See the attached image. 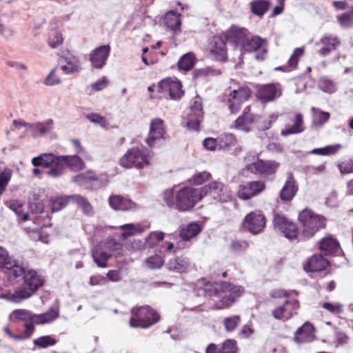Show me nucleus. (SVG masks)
Returning <instances> with one entry per match:
<instances>
[{
  "label": "nucleus",
  "mask_w": 353,
  "mask_h": 353,
  "mask_svg": "<svg viewBox=\"0 0 353 353\" xmlns=\"http://www.w3.org/2000/svg\"><path fill=\"white\" fill-rule=\"evenodd\" d=\"M225 39L236 44L243 52H254L258 61L263 60L268 53V42L258 36H251L250 32L236 26H231L224 33Z\"/></svg>",
  "instance_id": "obj_1"
},
{
  "label": "nucleus",
  "mask_w": 353,
  "mask_h": 353,
  "mask_svg": "<svg viewBox=\"0 0 353 353\" xmlns=\"http://www.w3.org/2000/svg\"><path fill=\"white\" fill-rule=\"evenodd\" d=\"M163 200L170 206H175L180 211H188L203 198L201 188L183 187L176 190L173 188L163 192Z\"/></svg>",
  "instance_id": "obj_2"
},
{
  "label": "nucleus",
  "mask_w": 353,
  "mask_h": 353,
  "mask_svg": "<svg viewBox=\"0 0 353 353\" xmlns=\"http://www.w3.org/2000/svg\"><path fill=\"white\" fill-rule=\"evenodd\" d=\"M278 117L277 113H272L268 117L254 114L250 112V108L248 107L243 114L234 121L231 128L245 132L255 130H266L276 121Z\"/></svg>",
  "instance_id": "obj_3"
},
{
  "label": "nucleus",
  "mask_w": 353,
  "mask_h": 353,
  "mask_svg": "<svg viewBox=\"0 0 353 353\" xmlns=\"http://www.w3.org/2000/svg\"><path fill=\"white\" fill-rule=\"evenodd\" d=\"M44 283L42 276L33 269H26L23 276L22 285L14 292L9 294L8 299L20 303L30 298Z\"/></svg>",
  "instance_id": "obj_4"
},
{
  "label": "nucleus",
  "mask_w": 353,
  "mask_h": 353,
  "mask_svg": "<svg viewBox=\"0 0 353 353\" xmlns=\"http://www.w3.org/2000/svg\"><path fill=\"white\" fill-rule=\"evenodd\" d=\"M152 152L145 148L137 147L129 149L120 159L119 164L125 168L143 169L151 164Z\"/></svg>",
  "instance_id": "obj_5"
},
{
  "label": "nucleus",
  "mask_w": 353,
  "mask_h": 353,
  "mask_svg": "<svg viewBox=\"0 0 353 353\" xmlns=\"http://www.w3.org/2000/svg\"><path fill=\"white\" fill-rule=\"evenodd\" d=\"M32 164L35 166H43L48 168V174L52 178L61 176L65 167L63 155L53 153H44L32 159Z\"/></svg>",
  "instance_id": "obj_6"
},
{
  "label": "nucleus",
  "mask_w": 353,
  "mask_h": 353,
  "mask_svg": "<svg viewBox=\"0 0 353 353\" xmlns=\"http://www.w3.org/2000/svg\"><path fill=\"white\" fill-rule=\"evenodd\" d=\"M299 221L302 228L301 234L305 239L312 237L325 226V219L323 216L307 209L299 213Z\"/></svg>",
  "instance_id": "obj_7"
},
{
  "label": "nucleus",
  "mask_w": 353,
  "mask_h": 353,
  "mask_svg": "<svg viewBox=\"0 0 353 353\" xmlns=\"http://www.w3.org/2000/svg\"><path fill=\"white\" fill-rule=\"evenodd\" d=\"M129 324L131 327L146 328L159 321L157 312L148 306L134 307L131 310Z\"/></svg>",
  "instance_id": "obj_8"
},
{
  "label": "nucleus",
  "mask_w": 353,
  "mask_h": 353,
  "mask_svg": "<svg viewBox=\"0 0 353 353\" xmlns=\"http://www.w3.org/2000/svg\"><path fill=\"white\" fill-rule=\"evenodd\" d=\"M202 196H210L219 202H228L232 199L230 189L219 181H214L201 188Z\"/></svg>",
  "instance_id": "obj_9"
},
{
  "label": "nucleus",
  "mask_w": 353,
  "mask_h": 353,
  "mask_svg": "<svg viewBox=\"0 0 353 353\" xmlns=\"http://www.w3.org/2000/svg\"><path fill=\"white\" fill-rule=\"evenodd\" d=\"M245 168L254 174L269 175L276 172L278 163L272 161H263L255 156H247L245 157Z\"/></svg>",
  "instance_id": "obj_10"
},
{
  "label": "nucleus",
  "mask_w": 353,
  "mask_h": 353,
  "mask_svg": "<svg viewBox=\"0 0 353 353\" xmlns=\"http://www.w3.org/2000/svg\"><path fill=\"white\" fill-rule=\"evenodd\" d=\"M203 117V111L201 99L196 97L190 102V112L187 117V129L191 131H199Z\"/></svg>",
  "instance_id": "obj_11"
},
{
  "label": "nucleus",
  "mask_w": 353,
  "mask_h": 353,
  "mask_svg": "<svg viewBox=\"0 0 353 353\" xmlns=\"http://www.w3.org/2000/svg\"><path fill=\"white\" fill-rule=\"evenodd\" d=\"M165 136L166 130L164 121L160 118L151 119L145 143L150 147H154L157 143L165 140Z\"/></svg>",
  "instance_id": "obj_12"
},
{
  "label": "nucleus",
  "mask_w": 353,
  "mask_h": 353,
  "mask_svg": "<svg viewBox=\"0 0 353 353\" xmlns=\"http://www.w3.org/2000/svg\"><path fill=\"white\" fill-rule=\"evenodd\" d=\"M265 223V217L262 212L255 210L248 213L244 217L242 225L243 228L250 233L257 234L263 231Z\"/></svg>",
  "instance_id": "obj_13"
},
{
  "label": "nucleus",
  "mask_w": 353,
  "mask_h": 353,
  "mask_svg": "<svg viewBox=\"0 0 353 353\" xmlns=\"http://www.w3.org/2000/svg\"><path fill=\"white\" fill-rule=\"evenodd\" d=\"M120 245L113 241L101 243L94 247L92 250V257L99 267L107 266V261L111 256L112 251L118 249Z\"/></svg>",
  "instance_id": "obj_14"
},
{
  "label": "nucleus",
  "mask_w": 353,
  "mask_h": 353,
  "mask_svg": "<svg viewBox=\"0 0 353 353\" xmlns=\"http://www.w3.org/2000/svg\"><path fill=\"white\" fill-rule=\"evenodd\" d=\"M299 307V302L296 299H285L283 304L275 307L272 314L276 319L288 320L296 314Z\"/></svg>",
  "instance_id": "obj_15"
},
{
  "label": "nucleus",
  "mask_w": 353,
  "mask_h": 353,
  "mask_svg": "<svg viewBox=\"0 0 353 353\" xmlns=\"http://www.w3.org/2000/svg\"><path fill=\"white\" fill-rule=\"evenodd\" d=\"M72 181L80 186L87 188L97 189L107 183V179L96 174L92 171H88L76 175L72 178Z\"/></svg>",
  "instance_id": "obj_16"
},
{
  "label": "nucleus",
  "mask_w": 353,
  "mask_h": 353,
  "mask_svg": "<svg viewBox=\"0 0 353 353\" xmlns=\"http://www.w3.org/2000/svg\"><path fill=\"white\" fill-rule=\"evenodd\" d=\"M273 223L274 229L283 234L287 239L292 240L297 237L298 230L296 225L283 215L276 214Z\"/></svg>",
  "instance_id": "obj_17"
},
{
  "label": "nucleus",
  "mask_w": 353,
  "mask_h": 353,
  "mask_svg": "<svg viewBox=\"0 0 353 353\" xmlns=\"http://www.w3.org/2000/svg\"><path fill=\"white\" fill-rule=\"evenodd\" d=\"M265 189V184L264 182L260 181H250L239 185L236 195L240 199L248 200L258 195Z\"/></svg>",
  "instance_id": "obj_18"
},
{
  "label": "nucleus",
  "mask_w": 353,
  "mask_h": 353,
  "mask_svg": "<svg viewBox=\"0 0 353 353\" xmlns=\"http://www.w3.org/2000/svg\"><path fill=\"white\" fill-rule=\"evenodd\" d=\"M250 93L249 89L244 87L233 90L230 93L228 101L232 113H236L240 110L241 104L249 98Z\"/></svg>",
  "instance_id": "obj_19"
},
{
  "label": "nucleus",
  "mask_w": 353,
  "mask_h": 353,
  "mask_svg": "<svg viewBox=\"0 0 353 353\" xmlns=\"http://www.w3.org/2000/svg\"><path fill=\"white\" fill-rule=\"evenodd\" d=\"M160 92L168 94L173 99H179L183 95L181 84L176 79L168 78L159 82Z\"/></svg>",
  "instance_id": "obj_20"
},
{
  "label": "nucleus",
  "mask_w": 353,
  "mask_h": 353,
  "mask_svg": "<svg viewBox=\"0 0 353 353\" xmlns=\"http://www.w3.org/2000/svg\"><path fill=\"white\" fill-rule=\"evenodd\" d=\"M207 50L210 57L217 61H225L227 59V51L225 43L219 37H214L209 42Z\"/></svg>",
  "instance_id": "obj_21"
},
{
  "label": "nucleus",
  "mask_w": 353,
  "mask_h": 353,
  "mask_svg": "<svg viewBox=\"0 0 353 353\" xmlns=\"http://www.w3.org/2000/svg\"><path fill=\"white\" fill-rule=\"evenodd\" d=\"M221 290L223 294H220V296L223 303L222 307L229 306L243 292V289L241 286L232 285L226 283L221 285Z\"/></svg>",
  "instance_id": "obj_22"
},
{
  "label": "nucleus",
  "mask_w": 353,
  "mask_h": 353,
  "mask_svg": "<svg viewBox=\"0 0 353 353\" xmlns=\"http://www.w3.org/2000/svg\"><path fill=\"white\" fill-rule=\"evenodd\" d=\"M257 97L263 102H269L281 95V89L278 84H267L260 87L257 92Z\"/></svg>",
  "instance_id": "obj_23"
},
{
  "label": "nucleus",
  "mask_w": 353,
  "mask_h": 353,
  "mask_svg": "<svg viewBox=\"0 0 353 353\" xmlns=\"http://www.w3.org/2000/svg\"><path fill=\"white\" fill-rule=\"evenodd\" d=\"M59 64L61 71L65 74L78 72L81 69L79 59L70 54L61 57Z\"/></svg>",
  "instance_id": "obj_24"
},
{
  "label": "nucleus",
  "mask_w": 353,
  "mask_h": 353,
  "mask_svg": "<svg viewBox=\"0 0 353 353\" xmlns=\"http://www.w3.org/2000/svg\"><path fill=\"white\" fill-rule=\"evenodd\" d=\"M108 203L114 210L128 211L137 209V205L135 203L120 195H111L109 197Z\"/></svg>",
  "instance_id": "obj_25"
},
{
  "label": "nucleus",
  "mask_w": 353,
  "mask_h": 353,
  "mask_svg": "<svg viewBox=\"0 0 353 353\" xmlns=\"http://www.w3.org/2000/svg\"><path fill=\"white\" fill-rule=\"evenodd\" d=\"M110 51L109 46H102L92 51L90 57L92 65L95 68H101L106 63Z\"/></svg>",
  "instance_id": "obj_26"
},
{
  "label": "nucleus",
  "mask_w": 353,
  "mask_h": 353,
  "mask_svg": "<svg viewBox=\"0 0 353 353\" xmlns=\"http://www.w3.org/2000/svg\"><path fill=\"white\" fill-rule=\"evenodd\" d=\"M149 228L150 225H143L141 223H127L120 225L118 229L120 231V238L122 240H125L137 234H142Z\"/></svg>",
  "instance_id": "obj_27"
},
{
  "label": "nucleus",
  "mask_w": 353,
  "mask_h": 353,
  "mask_svg": "<svg viewBox=\"0 0 353 353\" xmlns=\"http://www.w3.org/2000/svg\"><path fill=\"white\" fill-rule=\"evenodd\" d=\"M319 44L322 46V48L318 52L319 54L321 56H326L339 46L340 41L334 36H324L317 43V45Z\"/></svg>",
  "instance_id": "obj_28"
},
{
  "label": "nucleus",
  "mask_w": 353,
  "mask_h": 353,
  "mask_svg": "<svg viewBox=\"0 0 353 353\" xmlns=\"http://www.w3.org/2000/svg\"><path fill=\"white\" fill-rule=\"evenodd\" d=\"M294 339L299 343L311 342L314 339V327L307 322L299 328L295 334Z\"/></svg>",
  "instance_id": "obj_29"
},
{
  "label": "nucleus",
  "mask_w": 353,
  "mask_h": 353,
  "mask_svg": "<svg viewBox=\"0 0 353 353\" xmlns=\"http://www.w3.org/2000/svg\"><path fill=\"white\" fill-rule=\"evenodd\" d=\"M298 187L292 174H289L285 183L280 192L283 201H290L295 196Z\"/></svg>",
  "instance_id": "obj_30"
},
{
  "label": "nucleus",
  "mask_w": 353,
  "mask_h": 353,
  "mask_svg": "<svg viewBox=\"0 0 353 353\" xmlns=\"http://www.w3.org/2000/svg\"><path fill=\"white\" fill-rule=\"evenodd\" d=\"M327 260L321 255H314L304 265V269L307 272L321 271L327 267Z\"/></svg>",
  "instance_id": "obj_31"
},
{
  "label": "nucleus",
  "mask_w": 353,
  "mask_h": 353,
  "mask_svg": "<svg viewBox=\"0 0 353 353\" xmlns=\"http://www.w3.org/2000/svg\"><path fill=\"white\" fill-rule=\"evenodd\" d=\"M202 227L197 222H192L181 226L180 229V237L183 240H190L197 236L201 231Z\"/></svg>",
  "instance_id": "obj_32"
},
{
  "label": "nucleus",
  "mask_w": 353,
  "mask_h": 353,
  "mask_svg": "<svg viewBox=\"0 0 353 353\" xmlns=\"http://www.w3.org/2000/svg\"><path fill=\"white\" fill-rule=\"evenodd\" d=\"M32 135L33 137H37L43 136L52 131L54 128V121L52 119H48L43 121L37 122L34 124H32Z\"/></svg>",
  "instance_id": "obj_33"
},
{
  "label": "nucleus",
  "mask_w": 353,
  "mask_h": 353,
  "mask_svg": "<svg viewBox=\"0 0 353 353\" xmlns=\"http://www.w3.org/2000/svg\"><path fill=\"white\" fill-rule=\"evenodd\" d=\"M164 24L172 31H180L181 14L172 10L168 12L164 17Z\"/></svg>",
  "instance_id": "obj_34"
},
{
  "label": "nucleus",
  "mask_w": 353,
  "mask_h": 353,
  "mask_svg": "<svg viewBox=\"0 0 353 353\" xmlns=\"http://www.w3.org/2000/svg\"><path fill=\"white\" fill-rule=\"evenodd\" d=\"M59 312L58 309H50L43 314H34L33 323H50L57 319L59 317Z\"/></svg>",
  "instance_id": "obj_35"
},
{
  "label": "nucleus",
  "mask_w": 353,
  "mask_h": 353,
  "mask_svg": "<svg viewBox=\"0 0 353 353\" xmlns=\"http://www.w3.org/2000/svg\"><path fill=\"white\" fill-rule=\"evenodd\" d=\"M190 268V261L184 258H177L168 263V269L178 273L187 272Z\"/></svg>",
  "instance_id": "obj_36"
},
{
  "label": "nucleus",
  "mask_w": 353,
  "mask_h": 353,
  "mask_svg": "<svg viewBox=\"0 0 353 353\" xmlns=\"http://www.w3.org/2000/svg\"><path fill=\"white\" fill-rule=\"evenodd\" d=\"M270 0H253L250 2V10L252 13L258 17H263L268 10Z\"/></svg>",
  "instance_id": "obj_37"
},
{
  "label": "nucleus",
  "mask_w": 353,
  "mask_h": 353,
  "mask_svg": "<svg viewBox=\"0 0 353 353\" xmlns=\"http://www.w3.org/2000/svg\"><path fill=\"white\" fill-rule=\"evenodd\" d=\"M6 205L12 210L21 221H27L29 216L24 212V204L18 200H10L6 203Z\"/></svg>",
  "instance_id": "obj_38"
},
{
  "label": "nucleus",
  "mask_w": 353,
  "mask_h": 353,
  "mask_svg": "<svg viewBox=\"0 0 353 353\" xmlns=\"http://www.w3.org/2000/svg\"><path fill=\"white\" fill-rule=\"evenodd\" d=\"M3 330L4 333L11 339L14 341H21L30 337L34 330V326L31 323H27L26 325L25 332L23 334H12L8 326L4 327Z\"/></svg>",
  "instance_id": "obj_39"
},
{
  "label": "nucleus",
  "mask_w": 353,
  "mask_h": 353,
  "mask_svg": "<svg viewBox=\"0 0 353 353\" xmlns=\"http://www.w3.org/2000/svg\"><path fill=\"white\" fill-rule=\"evenodd\" d=\"M65 167L72 171H79L84 168L85 163L77 155H63Z\"/></svg>",
  "instance_id": "obj_40"
},
{
  "label": "nucleus",
  "mask_w": 353,
  "mask_h": 353,
  "mask_svg": "<svg viewBox=\"0 0 353 353\" xmlns=\"http://www.w3.org/2000/svg\"><path fill=\"white\" fill-rule=\"evenodd\" d=\"M196 56L192 52H188L182 56L179 62L178 67L180 70L185 72L190 70L195 63Z\"/></svg>",
  "instance_id": "obj_41"
},
{
  "label": "nucleus",
  "mask_w": 353,
  "mask_h": 353,
  "mask_svg": "<svg viewBox=\"0 0 353 353\" xmlns=\"http://www.w3.org/2000/svg\"><path fill=\"white\" fill-rule=\"evenodd\" d=\"M319 248L325 253H332L336 252L339 248V244L332 237L327 236L320 241Z\"/></svg>",
  "instance_id": "obj_42"
},
{
  "label": "nucleus",
  "mask_w": 353,
  "mask_h": 353,
  "mask_svg": "<svg viewBox=\"0 0 353 353\" xmlns=\"http://www.w3.org/2000/svg\"><path fill=\"white\" fill-rule=\"evenodd\" d=\"M33 316L34 314L26 310H15L10 313L9 315V319L11 322H14L17 320L28 321L30 320L33 325Z\"/></svg>",
  "instance_id": "obj_43"
},
{
  "label": "nucleus",
  "mask_w": 353,
  "mask_h": 353,
  "mask_svg": "<svg viewBox=\"0 0 353 353\" xmlns=\"http://www.w3.org/2000/svg\"><path fill=\"white\" fill-rule=\"evenodd\" d=\"M72 196L73 195L52 197L50 199V206L52 211L57 212L61 210L69 201H72L71 199Z\"/></svg>",
  "instance_id": "obj_44"
},
{
  "label": "nucleus",
  "mask_w": 353,
  "mask_h": 353,
  "mask_svg": "<svg viewBox=\"0 0 353 353\" xmlns=\"http://www.w3.org/2000/svg\"><path fill=\"white\" fill-rule=\"evenodd\" d=\"M165 234L161 231H154L150 232L145 239V246L146 248H154L160 241H163Z\"/></svg>",
  "instance_id": "obj_45"
},
{
  "label": "nucleus",
  "mask_w": 353,
  "mask_h": 353,
  "mask_svg": "<svg viewBox=\"0 0 353 353\" xmlns=\"http://www.w3.org/2000/svg\"><path fill=\"white\" fill-rule=\"evenodd\" d=\"M211 177L210 173L206 171L194 173L189 179L188 183L192 185H200L208 181Z\"/></svg>",
  "instance_id": "obj_46"
},
{
  "label": "nucleus",
  "mask_w": 353,
  "mask_h": 353,
  "mask_svg": "<svg viewBox=\"0 0 353 353\" xmlns=\"http://www.w3.org/2000/svg\"><path fill=\"white\" fill-rule=\"evenodd\" d=\"M303 130V118L301 114H296L295 123L291 128L283 130L281 131V134L283 136H287L292 134H296L302 132Z\"/></svg>",
  "instance_id": "obj_47"
},
{
  "label": "nucleus",
  "mask_w": 353,
  "mask_h": 353,
  "mask_svg": "<svg viewBox=\"0 0 353 353\" xmlns=\"http://www.w3.org/2000/svg\"><path fill=\"white\" fill-rule=\"evenodd\" d=\"M61 83V78L57 72V68H52L46 77L44 79L43 83L48 86L59 85Z\"/></svg>",
  "instance_id": "obj_48"
},
{
  "label": "nucleus",
  "mask_w": 353,
  "mask_h": 353,
  "mask_svg": "<svg viewBox=\"0 0 353 353\" xmlns=\"http://www.w3.org/2000/svg\"><path fill=\"white\" fill-rule=\"evenodd\" d=\"M86 118L90 122L97 124L105 129H109L111 127L107 119L97 113L88 114L86 115Z\"/></svg>",
  "instance_id": "obj_49"
},
{
  "label": "nucleus",
  "mask_w": 353,
  "mask_h": 353,
  "mask_svg": "<svg viewBox=\"0 0 353 353\" xmlns=\"http://www.w3.org/2000/svg\"><path fill=\"white\" fill-rule=\"evenodd\" d=\"M312 111L313 114V123L315 125H322L327 121L330 118V114L328 112L321 111L314 108H312Z\"/></svg>",
  "instance_id": "obj_50"
},
{
  "label": "nucleus",
  "mask_w": 353,
  "mask_h": 353,
  "mask_svg": "<svg viewBox=\"0 0 353 353\" xmlns=\"http://www.w3.org/2000/svg\"><path fill=\"white\" fill-rule=\"evenodd\" d=\"M342 148L340 144L327 145L324 148L314 149L311 151L312 154L318 155H331L335 154Z\"/></svg>",
  "instance_id": "obj_51"
},
{
  "label": "nucleus",
  "mask_w": 353,
  "mask_h": 353,
  "mask_svg": "<svg viewBox=\"0 0 353 353\" xmlns=\"http://www.w3.org/2000/svg\"><path fill=\"white\" fill-rule=\"evenodd\" d=\"M57 343L56 339L52 336H43L39 337L34 341V344L39 347L46 348L49 346H52Z\"/></svg>",
  "instance_id": "obj_52"
},
{
  "label": "nucleus",
  "mask_w": 353,
  "mask_h": 353,
  "mask_svg": "<svg viewBox=\"0 0 353 353\" xmlns=\"http://www.w3.org/2000/svg\"><path fill=\"white\" fill-rule=\"evenodd\" d=\"M12 176V170L8 168H5L0 173V196L6 190Z\"/></svg>",
  "instance_id": "obj_53"
},
{
  "label": "nucleus",
  "mask_w": 353,
  "mask_h": 353,
  "mask_svg": "<svg viewBox=\"0 0 353 353\" xmlns=\"http://www.w3.org/2000/svg\"><path fill=\"white\" fill-rule=\"evenodd\" d=\"M219 148H223L232 145L236 142V138L231 134H225L218 138Z\"/></svg>",
  "instance_id": "obj_54"
},
{
  "label": "nucleus",
  "mask_w": 353,
  "mask_h": 353,
  "mask_svg": "<svg viewBox=\"0 0 353 353\" xmlns=\"http://www.w3.org/2000/svg\"><path fill=\"white\" fill-rule=\"evenodd\" d=\"M163 264V259L159 255H154L145 261V265L150 269L160 268Z\"/></svg>",
  "instance_id": "obj_55"
},
{
  "label": "nucleus",
  "mask_w": 353,
  "mask_h": 353,
  "mask_svg": "<svg viewBox=\"0 0 353 353\" xmlns=\"http://www.w3.org/2000/svg\"><path fill=\"white\" fill-rule=\"evenodd\" d=\"M10 267H6L5 268L10 270L9 274L17 278L21 274L24 275L25 269L19 265H18L14 261L11 260L10 261Z\"/></svg>",
  "instance_id": "obj_56"
},
{
  "label": "nucleus",
  "mask_w": 353,
  "mask_h": 353,
  "mask_svg": "<svg viewBox=\"0 0 353 353\" xmlns=\"http://www.w3.org/2000/svg\"><path fill=\"white\" fill-rule=\"evenodd\" d=\"M63 42V37L61 32L58 31L52 32L48 38V44L52 48H56Z\"/></svg>",
  "instance_id": "obj_57"
},
{
  "label": "nucleus",
  "mask_w": 353,
  "mask_h": 353,
  "mask_svg": "<svg viewBox=\"0 0 353 353\" xmlns=\"http://www.w3.org/2000/svg\"><path fill=\"white\" fill-rule=\"evenodd\" d=\"M322 307L333 314H339L343 312V305L339 303L325 302Z\"/></svg>",
  "instance_id": "obj_58"
},
{
  "label": "nucleus",
  "mask_w": 353,
  "mask_h": 353,
  "mask_svg": "<svg viewBox=\"0 0 353 353\" xmlns=\"http://www.w3.org/2000/svg\"><path fill=\"white\" fill-rule=\"evenodd\" d=\"M239 322V316H234L225 318L223 321V325L226 331L231 332L236 328Z\"/></svg>",
  "instance_id": "obj_59"
},
{
  "label": "nucleus",
  "mask_w": 353,
  "mask_h": 353,
  "mask_svg": "<svg viewBox=\"0 0 353 353\" xmlns=\"http://www.w3.org/2000/svg\"><path fill=\"white\" fill-rule=\"evenodd\" d=\"M303 48H298L294 50L293 54L291 55L288 61V65L290 69H293L296 66L299 59L303 54Z\"/></svg>",
  "instance_id": "obj_60"
},
{
  "label": "nucleus",
  "mask_w": 353,
  "mask_h": 353,
  "mask_svg": "<svg viewBox=\"0 0 353 353\" xmlns=\"http://www.w3.org/2000/svg\"><path fill=\"white\" fill-rule=\"evenodd\" d=\"M71 199L72 200L73 202H76L78 204H79L82 207L83 211L85 213L90 214V212H92V206L88 203V201L82 196L79 195H73L71 197Z\"/></svg>",
  "instance_id": "obj_61"
},
{
  "label": "nucleus",
  "mask_w": 353,
  "mask_h": 353,
  "mask_svg": "<svg viewBox=\"0 0 353 353\" xmlns=\"http://www.w3.org/2000/svg\"><path fill=\"white\" fill-rule=\"evenodd\" d=\"M319 87L321 90L328 93H332L336 90L333 82L325 78L319 81Z\"/></svg>",
  "instance_id": "obj_62"
},
{
  "label": "nucleus",
  "mask_w": 353,
  "mask_h": 353,
  "mask_svg": "<svg viewBox=\"0 0 353 353\" xmlns=\"http://www.w3.org/2000/svg\"><path fill=\"white\" fill-rule=\"evenodd\" d=\"M237 347L234 340H227L223 344L219 353H236Z\"/></svg>",
  "instance_id": "obj_63"
},
{
  "label": "nucleus",
  "mask_w": 353,
  "mask_h": 353,
  "mask_svg": "<svg viewBox=\"0 0 353 353\" xmlns=\"http://www.w3.org/2000/svg\"><path fill=\"white\" fill-rule=\"evenodd\" d=\"M109 83V79L106 77H102L95 82L91 84V88L94 91H101L104 90Z\"/></svg>",
  "instance_id": "obj_64"
}]
</instances>
